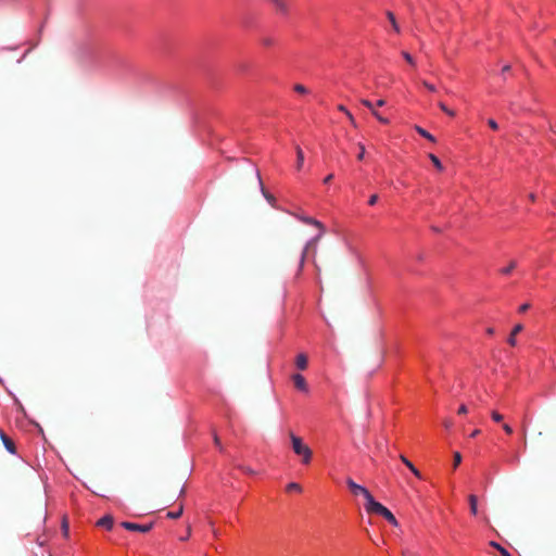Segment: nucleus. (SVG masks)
Returning <instances> with one entry per match:
<instances>
[{
    "label": "nucleus",
    "instance_id": "f257e3e1",
    "mask_svg": "<svg viewBox=\"0 0 556 556\" xmlns=\"http://www.w3.org/2000/svg\"><path fill=\"white\" fill-rule=\"evenodd\" d=\"M294 454L302 458L304 465H308L313 457V451L303 442V439L295 435L292 431L289 433Z\"/></svg>",
    "mask_w": 556,
    "mask_h": 556
},
{
    "label": "nucleus",
    "instance_id": "f03ea898",
    "mask_svg": "<svg viewBox=\"0 0 556 556\" xmlns=\"http://www.w3.org/2000/svg\"><path fill=\"white\" fill-rule=\"evenodd\" d=\"M368 514H376L382 516L386 520H388L392 526L397 527L399 522L394 515L381 503L375 501L370 504V507L366 510Z\"/></svg>",
    "mask_w": 556,
    "mask_h": 556
},
{
    "label": "nucleus",
    "instance_id": "7ed1b4c3",
    "mask_svg": "<svg viewBox=\"0 0 556 556\" xmlns=\"http://www.w3.org/2000/svg\"><path fill=\"white\" fill-rule=\"evenodd\" d=\"M346 484L354 495L364 496V498L366 500L365 509L367 510L370 507V504L375 502V498L371 495V493L365 486L355 483L351 478L346 479Z\"/></svg>",
    "mask_w": 556,
    "mask_h": 556
},
{
    "label": "nucleus",
    "instance_id": "20e7f679",
    "mask_svg": "<svg viewBox=\"0 0 556 556\" xmlns=\"http://www.w3.org/2000/svg\"><path fill=\"white\" fill-rule=\"evenodd\" d=\"M121 526L128 531H138V532H142V533H147L153 528V522H150L148 525H139V523H135V522L123 521L121 523Z\"/></svg>",
    "mask_w": 556,
    "mask_h": 556
},
{
    "label": "nucleus",
    "instance_id": "39448f33",
    "mask_svg": "<svg viewBox=\"0 0 556 556\" xmlns=\"http://www.w3.org/2000/svg\"><path fill=\"white\" fill-rule=\"evenodd\" d=\"M324 232H321V230L319 231L318 236H316L315 238L311 239L304 247V250L302 252V255H301V260H300V265H299V271L302 270L303 266H304V262H305V258H306V255L309 251L311 248H315L317 242L320 240V238L323 237Z\"/></svg>",
    "mask_w": 556,
    "mask_h": 556
},
{
    "label": "nucleus",
    "instance_id": "423d86ee",
    "mask_svg": "<svg viewBox=\"0 0 556 556\" xmlns=\"http://www.w3.org/2000/svg\"><path fill=\"white\" fill-rule=\"evenodd\" d=\"M294 216L299 220L303 222L304 224L313 225V226L317 227L319 230H321V232H325L324 225L319 220H317V219H315L313 217L305 216V215H300V214H294Z\"/></svg>",
    "mask_w": 556,
    "mask_h": 556
},
{
    "label": "nucleus",
    "instance_id": "0eeeda50",
    "mask_svg": "<svg viewBox=\"0 0 556 556\" xmlns=\"http://www.w3.org/2000/svg\"><path fill=\"white\" fill-rule=\"evenodd\" d=\"M0 439L8 452H10L11 454L16 453V447H15L13 440L10 439L1 429H0Z\"/></svg>",
    "mask_w": 556,
    "mask_h": 556
},
{
    "label": "nucleus",
    "instance_id": "6e6552de",
    "mask_svg": "<svg viewBox=\"0 0 556 556\" xmlns=\"http://www.w3.org/2000/svg\"><path fill=\"white\" fill-rule=\"evenodd\" d=\"M292 380H293V383H294V386H295V388L298 390L303 391V392H307L308 391L306 380H305V378L302 375L294 374L292 376Z\"/></svg>",
    "mask_w": 556,
    "mask_h": 556
},
{
    "label": "nucleus",
    "instance_id": "1a4fd4ad",
    "mask_svg": "<svg viewBox=\"0 0 556 556\" xmlns=\"http://www.w3.org/2000/svg\"><path fill=\"white\" fill-rule=\"evenodd\" d=\"M255 177L257 179V184L260 186V189L263 193V195L266 198V200L271 204L274 205V202L276 201L275 197L270 193H268L265 188H264V185H263V181H262V178H261V175H260V172L258 170H255Z\"/></svg>",
    "mask_w": 556,
    "mask_h": 556
},
{
    "label": "nucleus",
    "instance_id": "9d476101",
    "mask_svg": "<svg viewBox=\"0 0 556 556\" xmlns=\"http://www.w3.org/2000/svg\"><path fill=\"white\" fill-rule=\"evenodd\" d=\"M276 9L277 12L281 14L288 13V3L287 0H268Z\"/></svg>",
    "mask_w": 556,
    "mask_h": 556
},
{
    "label": "nucleus",
    "instance_id": "9b49d317",
    "mask_svg": "<svg viewBox=\"0 0 556 556\" xmlns=\"http://www.w3.org/2000/svg\"><path fill=\"white\" fill-rule=\"evenodd\" d=\"M522 329H523V327H522V325H521V324H518V325H516V326L513 328V330H511V332H510V336H509V338H508V340H507V342H508V344H509V345H511V346H516V344H517L516 337H517V334H518L519 332H521V331H522Z\"/></svg>",
    "mask_w": 556,
    "mask_h": 556
},
{
    "label": "nucleus",
    "instance_id": "f8f14e48",
    "mask_svg": "<svg viewBox=\"0 0 556 556\" xmlns=\"http://www.w3.org/2000/svg\"><path fill=\"white\" fill-rule=\"evenodd\" d=\"M97 525L99 527H103L108 530H111L113 528V525H114V519L112 516L110 515H106L104 517H102L101 519L98 520Z\"/></svg>",
    "mask_w": 556,
    "mask_h": 556
},
{
    "label": "nucleus",
    "instance_id": "ddd939ff",
    "mask_svg": "<svg viewBox=\"0 0 556 556\" xmlns=\"http://www.w3.org/2000/svg\"><path fill=\"white\" fill-rule=\"evenodd\" d=\"M307 356L304 353H300L295 358V366L300 370H305L307 368Z\"/></svg>",
    "mask_w": 556,
    "mask_h": 556
},
{
    "label": "nucleus",
    "instance_id": "4468645a",
    "mask_svg": "<svg viewBox=\"0 0 556 556\" xmlns=\"http://www.w3.org/2000/svg\"><path fill=\"white\" fill-rule=\"evenodd\" d=\"M400 459L406 465V467L417 477L421 478L419 470L410 463L404 455L400 456Z\"/></svg>",
    "mask_w": 556,
    "mask_h": 556
},
{
    "label": "nucleus",
    "instance_id": "2eb2a0df",
    "mask_svg": "<svg viewBox=\"0 0 556 556\" xmlns=\"http://www.w3.org/2000/svg\"><path fill=\"white\" fill-rule=\"evenodd\" d=\"M386 15H387L388 20L390 21V24H391L393 30L395 33L400 34L401 28H400V25L394 16V14L391 11H387Z\"/></svg>",
    "mask_w": 556,
    "mask_h": 556
},
{
    "label": "nucleus",
    "instance_id": "dca6fc26",
    "mask_svg": "<svg viewBox=\"0 0 556 556\" xmlns=\"http://www.w3.org/2000/svg\"><path fill=\"white\" fill-rule=\"evenodd\" d=\"M415 130L424 138L428 139L429 141L431 142H435V138L430 134L428 132L426 129H424L422 127L416 125L415 126Z\"/></svg>",
    "mask_w": 556,
    "mask_h": 556
},
{
    "label": "nucleus",
    "instance_id": "f3484780",
    "mask_svg": "<svg viewBox=\"0 0 556 556\" xmlns=\"http://www.w3.org/2000/svg\"><path fill=\"white\" fill-rule=\"evenodd\" d=\"M295 152H296V169L300 170L304 163V153L299 146L295 147Z\"/></svg>",
    "mask_w": 556,
    "mask_h": 556
},
{
    "label": "nucleus",
    "instance_id": "a211bd4d",
    "mask_svg": "<svg viewBox=\"0 0 556 556\" xmlns=\"http://www.w3.org/2000/svg\"><path fill=\"white\" fill-rule=\"evenodd\" d=\"M469 505H470V511L472 515H477L478 513V498L476 495L471 494L468 497Z\"/></svg>",
    "mask_w": 556,
    "mask_h": 556
},
{
    "label": "nucleus",
    "instance_id": "6ab92c4d",
    "mask_svg": "<svg viewBox=\"0 0 556 556\" xmlns=\"http://www.w3.org/2000/svg\"><path fill=\"white\" fill-rule=\"evenodd\" d=\"M286 490L288 492H299V493H301L302 492V486L299 483H296V482H290V483L287 484Z\"/></svg>",
    "mask_w": 556,
    "mask_h": 556
},
{
    "label": "nucleus",
    "instance_id": "aec40b11",
    "mask_svg": "<svg viewBox=\"0 0 556 556\" xmlns=\"http://www.w3.org/2000/svg\"><path fill=\"white\" fill-rule=\"evenodd\" d=\"M212 435H213V441H214L215 446H216L220 452H223V451H224V447H223V445H222L220 439H219V437H218V434H217V432H216V430H215V429H212Z\"/></svg>",
    "mask_w": 556,
    "mask_h": 556
},
{
    "label": "nucleus",
    "instance_id": "412c9836",
    "mask_svg": "<svg viewBox=\"0 0 556 556\" xmlns=\"http://www.w3.org/2000/svg\"><path fill=\"white\" fill-rule=\"evenodd\" d=\"M490 545H491L492 547L496 548V549L500 552V554H501L502 556H511V555L507 552V549H505V548H504L503 546H501L498 543H496V542H494V541H491V542H490Z\"/></svg>",
    "mask_w": 556,
    "mask_h": 556
},
{
    "label": "nucleus",
    "instance_id": "4be33fe9",
    "mask_svg": "<svg viewBox=\"0 0 556 556\" xmlns=\"http://www.w3.org/2000/svg\"><path fill=\"white\" fill-rule=\"evenodd\" d=\"M429 159L432 162V164L435 166L437 169L443 170V165L441 161L432 153L429 154Z\"/></svg>",
    "mask_w": 556,
    "mask_h": 556
},
{
    "label": "nucleus",
    "instance_id": "5701e85b",
    "mask_svg": "<svg viewBox=\"0 0 556 556\" xmlns=\"http://www.w3.org/2000/svg\"><path fill=\"white\" fill-rule=\"evenodd\" d=\"M182 511H184V506L180 505L178 510L167 513V517L170 519H177L182 515Z\"/></svg>",
    "mask_w": 556,
    "mask_h": 556
},
{
    "label": "nucleus",
    "instance_id": "b1692460",
    "mask_svg": "<svg viewBox=\"0 0 556 556\" xmlns=\"http://www.w3.org/2000/svg\"><path fill=\"white\" fill-rule=\"evenodd\" d=\"M517 266V263L515 261H511L509 265L503 269H501V273L503 275H509Z\"/></svg>",
    "mask_w": 556,
    "mask_h": 556
},
{
    "label": "nucleus",
    "instance_id": "393cba45",
    "mask_svg": "<svg viewBox=\"0 0 556 556\" xmlns=\"http://www.w3.org/2000/svg\"><path fill=\"white\" fill-rule=\"evenodd\" d=\"M439 108L446 113L448 116H455V112L451 109H448L443 102H439Z\"/></svg>",
    "mask_w": 556,
    "mask_h": 556
},
{
    "label": "nucleus",
    "instance_id": "a878e982",
    "mask_svg": "<svg viewBox=\"0 0 556 556\" xmlns=\"http://www.w3.org/2000/svg\"><path fill=\"white\" fill-rule=\"evenodd\" d=\"M294 91L301 94H306L308 92V89L301 84L294 85Z\"/></svg>",
    "mask_w": 556,
    "mask_h": 556
},
{
    "label": "nucleus",
    "instance_id": "bb28decb",
    "mask_svg": "<svg viewBox=\"0 0 556 556\" xmlns=\"http://www.w3.org/2000/svg\"><path fill=\"white\" fill-rule=\"evenodd\" d=\"M371 114H372V115H374V116H375V117H376L380 123H382V124H389V119H388V118H386V117H383V116H381V115L376 111V109H374V110L371 111Z\"/></svg>",
    "mask_w": 556,
    "mask_h": 556
},
{
    "label": "nucleus",
    "instance_id": "cd10ccee",
    "mask_svg": "<svg viewBox=\"0 0 556 556\" xmlns=\"http://www.w3.org/2000/svg\"><path fill=\"white\" fill-rule=\"evenodd\" d=\"M402 55L410 65L415 66V60L413 59V56L408 52L403 51Z\"/></svg>",
    "mask_w": 556,
    "mask_h": 556
},
{
    "label": "nucleus",
    "instance_id": "c85d7f7f",
    "mask_svg": "<svg viewBox=\"0 0 556 556\" xmlns=\"http://www.w3.org/2000/svg\"><path fill=\"white\" fill-rule=\"evenodd\" d=\"M491 417L495 422H501L503 420V415H501L498 412L493 410L491 413Z\"/></svg>",
    "mask_w": 556,
    "mask_h": 556
},
{
    "label": "nucleus",
    "instance_id": "c756f323",
    "mask_svg": "<svg viewBox=\"0 0 556 556\" xmlns=\"http://www.w3.org/2000/svg\"><path fill=\"white\" fill-rule=\"evenodd\" d=\"M462 463V455L459 452L454 453V468H456Z\"/></svg>",
    "mask_w": 556,
    "mask_h": 556
},
{
    "label": "nucleus",
    "instance_id": "7c9ffc66",
    "mask_svg": "<svg viewBox=\"0 0 556 556\" xmlns=\"http://www.w3.org/2000/svg\"><path fill=\"white\" fill-rule=\"evenodd\" d=\"M274 39L270 38V37H266V38H263L262 39V43L265 46V47H270L274 45Z\"/></svg>",
    "mask_w": 556,
    "mask_h": 556
},
{
    "label": "nucleus",
    "instance_id": "2f4dec72",
    "mask_svg": "<svg viewBox=\"0 0 556 556\" xmlns=\"http://www.w3.org/2000/svg\"><path fill=\"white\" fill-rule=\"evenodd\" d=\"M361 102L363 105L368 108L370 110V112L375 109V105L367 99H362Z\"/></svg>",
    "mask_w": 556,
    "mask_h": 556
},
{
    "label": "nucleus",
    "instance_id": "473e14b6",
    "mask_svg": "<svg viewBox=\"0 0 556 556\" xmlns=\"http://www.w3.org/2000/svg\"><path fill=\"white\" fill-rule=\"evenodd\" d=\"M358 147H359V151H358L357 159L359 161H362L365 156V147L362 143H358Z\"/></svg>",
    "mask_w": 556,
    "mask_h": 556
},
{
    "label": "nucleus",
    "instance_id": "72a5a7b5",
    "mask_svg": "<svg viewBox=\"0 0 556 556\" xmlns=\"http://www.w3.org/2000/svg\"><path fill=\"white\" fill-rule=\"evenodd\" d=\"M422 85L431 92L435 91V87L432 84H429L428 81L424 80Z\"/></svg>",
    "mask_w": 556,
    "mask_h": 556
},
{
    "label": "nucleus",
    "instance_id": "f704fd0d",
    "mask_svg": "<svg viewBox=\"0 0 556 556\" xmlns=\"http://www.w3.org/2000/svg\"><path fill=\"white\" fill-rule=\"evenodd\" d=\"M488 124H489V126H490L493 130H496V129L498 128L497 123H496L494 119H492V118H490V119L488 121Z\"/></svg>",
    "mask_w": 556,
    "mask_h": 556
},
{
    "label": "nucleus",
    "instance_id": "c9c22d12",
    "mask_svg": "<svg viewBox=\"0 0 556 556\" xmlns=\"http://www.w3.org/2000/svg\"><path fill=\"white\" fill-rule=\"evenodd\" d=\"M346 116H348L349 122L351 123V125H352L353 127H357V124H356V122H355V119H354L353 115L351 114V112H350V113H348V115H346Z\"/></svg>",
    "mask_w": 556,
    "mask_h": 556
},
{
    "label": "nucleus",
    "instance_id": "e433bc0d",
    "mask_svg": "<svg viewBox=\"0 0 556 556\" xmlns=\"http://www.w3.org/2000/svg\"><path fill=\"white\" fill-rule=\"evenodd\" d=\"M378 201V195L377 194H372L370 198H369V205H375Z\"/></svg>",
    "mask_w": 556,
    "mask_h": 556
},
{
    "label": "nucleus",
    "instance_id": "4c0bfd02",
    "mask_svg": "<svg viewBox=\"0 0 556 556\" xmlns=\"http://www.w3.org/2000/svg\"><path fill=\"white\" fill-rule=\"evenodd\" d=\"M530 307V304L529 303H525L522 305L519 306V313H525L529 309Z\"/></svg>",
    "mask_w": 556,
    "mask_h": 556
},
{
    "label": "nucleus",
    "instance_id": "58836bf2",
    "mask_svg": "<svg viewBox=\"0 0 556 556\" xmlns=\"http://www.w3.org/2000/svg\"><path fill=\"white\" fill-rule=\"evenodd\" d=\"M467 412H468L467 406L463 404V405H460V406H459V408H458V412H457V413H458L459 415H465V414H467Z\"/></svg>",
    "mask_w": 556,
    "mask_h": 556
},
{
    "label": "nucleus",
    "instance_id": "ea45409f",
    "mask_svg": "<svg viewBox=\"0 0 556 556\" xmlns=\"http://www.w3.org/2000/svg\"><path fill=\"white\" fill-rule=\"evenodd\" d=\"M503 429L507 434L513 433V428L508 424H503Z\"/></svg>",
    "mask_w": 556,
    "mask_h": 556
},
{
    "label": "nucleus",
    "instance_id": "a19ab883",
    "mask_svg": "<svg viewBox=\"0 0 556 556\" xmlns=\"http://www.w3.org/2000/svg\"><path fill=\"white\" fill-rule=\"evenodd\" d=\"M338 110L343 112L345 115H348V113H350V111L342 104L338 105Z\"/></svg>",
    "mask_w": 556,
    "mask_h": 556
},
{
    "label": "nucleus",
    "instance_id": "79ce46f5",
    "mask_svg": "<svg viewBox=\"0 0 556 556\" xmlns=\"http://www.w3.org/2000/svg\"><path fill=\"white\" fill-rule=\"evenodd\" d=\"M333 178V175L332 174H329L325 179H324V182L325 184H329Z\"/></svg>",
    "mask_w": 556,
    "mask_h": 556
},
{
    "label": "nucleus",
    "instance_id": "37998d69",
    "mask_svg": "<svg viewBox=\"0 0 556 556\" xmlns=\"http://www.w3.org/2000/svg\"><path fill=\"white\" fill-rule=\"evenodd\" d=\"M510 71V65H505L503 68H502V74L504 75L505 73H508Z\"/></svg>",
    "mask_w": 556,
    "mask_h": 556
},
{
    "label": "nucleus",
    "instance_id": "c03bdc74",
    "mask_svg": "<svg viewBox=\"0 0 556 556\" xmlns=\"http://www.w3.org/2000/svg\"><path fill=\"white\" fill-rule=\"evenodd\" d=\"M243 470H244V472H247L249 475H254L255 473V471L253 469L249 468V467L243 468Z\"/></svg>",
    "mask_w": 556,
    "mask_h": 556
},
{
    "label": "nucleus",
    "instance_id": "a18cd8bd",
    "mask_svg": "<svg viewBox=\"0 0 556 556\" xmlns=\"http://www.w3.org/2000/svg\"><path fill=\"white\" fill-rule=\"evenodd\" d=\"M452 425H453V422H452L451 420H445V421H444V427H445L446 429H450V428L452 427Z\"/></svg>",
    "mask_w": 556,
    "mask_h": 556
},
{
    "label": "nucleus",
    "instance_id": "49530a36",
    "mask_svg": "<svg viewBox=\"0 0 556 556\" xmlns=\"http://www.w3.org/2000/svg\"><path fill=\"white\" fill-rule=\"evenodd\" d=\"M386 104V101L383 99H380L376 102L377 106H383Z\"/></svg>",
    "mask_w": 556,
    "mask_h": 556
},
{
    "label": "nucleus",
    "instance_id": "de8ad7c7",
    "mask_svg": "<svg viewBox=\"0 0 556 556\" xmlns=\"http://www.w3.org/2000/svg\"><path fill=\"white\" fill-rule=\"evenodd\" d=\"M480 433L479 429H476L471 432L470 438H476Z\"/></svg>",
    "mask_w": 556,
    "mask_h": 556
},
{
    "label": "nucleus",
    "instance_id": "09e8293b",
    "mask_svg": "<svg viewBox=\"0 0 556 556\" xmlns=\"http://www.w3.org/2000/svg\"><path fill=\"white\" fill-rule=\"evenodd\" d=\"M190 533H191V529H190V527H189V528H188V531H187V536L181 538V541H186V540H188V539H189V536H190Z\"/></svg>",
    "mask_w": 556,
    "mask_h": 556
},
{
    "label": "nucleus",
    "instance_id": "8fccbe9b",
    "mask_svg": "<svg viewBox=\"0 0 556 556\" xmlns=\"http://www.w3.org/2000/svg\"><path fill=\"white\" fill-rule=\"evenodd\" d=\"M486 332H488V334H493L494 333V329L493 328H488Z\"/></svg>",
    "mask_w": 556,
    "mask_h": 556
},
{
    "label": "nucleus",
    "instance_id": "3c124183",
    "mask_svg": "<svg viewBox=\"0 0 556 556\" xmlns=\"http://www.w3.org/2000/svg\"><path fill=\"white\" fill-rule=\"evenodd\" d=\"M63 530H64V533H65V534H67V530H68V528H67V525H66V523H63Z\"/></svg>",
    "mask_w": 556,
    "mask_h": 556
},
{
    "label": "nucleus",
    "instance_id": "603ef678",
    "mask_svg": "<svg viewBox=\"0 0 556 556\" xmlns=\"http://www.w3.org/2000/svg\"><path fill=\"white\" fill-rule=\"evenodd\" d=\"M184 493H185V489H184V486H182V488L179 490V494L181 495V494H184Z\"/></svg>",
    "mask_w": 556,
    "mask_h": 556
},
{
    "label": "nucleus",
    "instance_id": "864d4df0",
    "mask_svg": "<svg viewBox=\"0 0 556 556\" xmlns=\"http://www.w3.org/2000/svg\"><path fill=\"white\" fill-rule=\"evenodd\" d=\"M213 533H214V535H215V536H218V535H219V533H218V531H217V530H213Z\"/></svg>",
    "mask_w": 556,
    "mask_h": 556
},
{
    "label": "nucleus",
    "instance_id": "5fc2aeb1",
    "mask_svg": "<svg viewBox=\"0 0 556 556\" xmlns=\"http://www.w3.org/2000/svg\"><path fill=\"white\" fill-rule=\"evenodd\" d=\"M529 197H530V200L534 201V194L533 193H531Z\"/></svg>",
    "mask_w": 556,
    "mask_h": 556
}]
</instances>
